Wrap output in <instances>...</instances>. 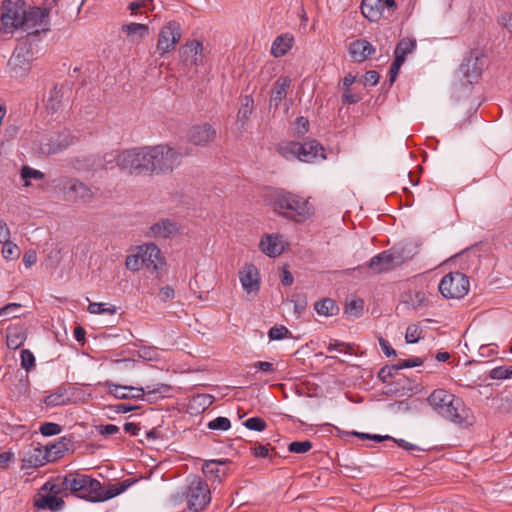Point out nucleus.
I'll return each mask as SVG.
<instances>
[{"label":"nucleus","mask_w":512,"mask_h":512,"mask_svg":"<svg viewBox=\"0 0 512 512\" xmlns=\"http://www.w3.org/2000/svg\"><path fill=\"white\" fill-rule=\"evenodd\" d=\"M380 75L374 70L367 71L364 76V85L374 86L378 83Z\"/></svg>","instance_id":"obj_57"},{"label":"nucleus","mask_w":512,"mask_h":512,"mask_svg":"<svg viewBox=\"0 0 512 512\" xmlns=\"http://www.w3.org/2000/svg\"><path fill=\"white\" fill-rule=\"evenodd\" d=\"M34 505L37 509L40 510H50V511H59L64 506V501L62 498L56 496L55 494H38V496L34 499Z\"/></svg>","instance_id":"obj_24"},{"label":"nucleus","mask_w":512,"mask_h":512,"mask_svg":"<svg viewBox=\"0 0 512 512\" xmlns=\"http://www.w3.org/2000/svg\"><path fill=\"white\" fill-rule=\"evenodd\" d=\"M259 248L269 257L279 256L284 251L283 237L278 234H267L262 237Z\"/></svg>","instance_id":"obj_18"},{"label":"nucleus","mask_w":512,"mask_h":512,"mask_svg":"<svg viewBox=\"0 0 512 512\" xmlns=\"http://www.w3.org/2000/svg\"><path fill=\"white\" fill-rule=\"evenodd\" d=\"M69 401V397L64 389H57L54 393L46 396L44 403L49 407L65 405Z\"/></svg>","instance_id":"obj_34"},{"label":"nucleus","mask_w":512,"mask_h":512,"mask_svg":"<svg viewBox=\"0 0 512 512\" xmlns=\"http://www.w3.org/2000/svg\"><path fill=\"white\" fill-rule=\"evenodd\" d=\"M21 309V304L19 303H9L2 308H0V321H6L12 318H16L18 316V312Z\"/></svg>","instance_id":"obj_39"},{"label":"nucleus","mask_w":512,"mask_h":512,"mask_svg":"<svg viewBox=\"0 0 512 512\" xmlns=\"http://www.w3.org/2000/svg\"><path fill=\"white\" fill-rule=\"evenodd\" d=\"M174 297V290L170 286H166L160 289L159 298L163 301H167Z\"/></svg>","instance_id":"obj_63"},{"label":"nucleus","mask_w":512,"mask_h":512,"mask_svg":"<svg viewBox=\"0 0 512 512\" xmlns=\"http://www.w3.org/2000/svg\"><path fill=\"white\" fill-rule=\"evenodd\" d=\"M254 367L258 369L259 371L265 372V373H273L275 371L274 366L270 362L266 361H259L254 364Z\"/></svg>","instance_id":"obj_61"},{"label":"nucleus","mask_w":512,"mask_h":512,"mask_svg":"<svg viewBox=\"0 0 512 512\" xmlns=\"http://www.w3.org/2000/svg\"><path fill=\"white\" fill-rule=\"evenodd\" d=\"M374 51V47L365 39H358L349 46V53L356 62L365 61Z\"/></svg>","instance_id":"obj_21"},{"label":"nucleus","mask_w":512,"mask_h":512,"mask_svg":"<svg viewBox=\"0 0 512 512\" xmlns=\"http://www.w3.org/2000/svg\"><path fill=\"white\" fill-rule=\"evenodd\" d=\"M21 366L25 370H30L35 366V357L33 353L28 349H23L20 354Z\"/></svg>","instance_id":"obj_46"},{"label":"nucleus","mask_w":512,"mask_h":512,"mask_svg":"<svg viewBox=\"0 0 512 512\" xmlns=\"http://www.w3.org/2000/svg\"><path fill=\"white\" fill-rule=\"evenodd\" d=\"M202 50V44L197 40H193L181 46L179 54L185 65L193 66L199 63Z\"/></svg>","instance_id":"obj_20"},{"label":"nucleus","mask_w":512,"mask_h":512,"mask_svg":"<svg viewBox=\"0 0 512 512\" xmlns=\"http://www.w3.org/2000/svg\"><path fill=\"white\" fill-rule=\"evenodd\" d=\"M49 21L40 7L27 9L23 0H7L1 5L0 31L13 33L21 30L27 34H37L47 30Z\"/></svg>","instance_id":"obj_1"},{"label":"nucleus","mask_w":512,"mask_h":512,"mask_svg":"<svg viewBox=\"0 0 512 512\" xmlns=\"http://www.w3.org/2000/svg\"><path fill=\"white\" fill-rule=\"evenodd\" d=\"M62 190L66 198L73 202H90L93 197V191L84 183L77 179H66L62 183Z\"/></svg>","instance_id":"obj_13"},{"label":"nucleus","mask_w":512,"mask_h":512,"mask_svg":"<svg viewBox=\"0 0 512 512\" xmlns=\"http://www.w3.org/2000/svg\"><path fill=\"white\" fill-rule=\"evenodd\" d=\"M291 79L289 77H280L274 84L271 92L270 102L277 108L281 101L286 97Z\"/></svg>","instance_id":"obj_26"},{"label":"nucleus","mask_w":512,"mask_h":512,"mask_svg":"<svg viewBox=\"0 0 512 512\" xmlns=\"http://www.w3.org/2000/svg\"><path fill=\"white\" fill-rule=\"evenodd\" d=\"M239 280L247 294L258 292L260 276L258 269L253 264H247L239 271Z\"/></svg>","instance_id":"obj_17"},{"label":"nucleus","mask_w":512,"mask_h":512,"mask_svg":"<svg viewBox=\"0 0 512 512\" xmlns=\"http://www.w3.org/2000/svg\"><path fill=\"white\" fill-rule=\"evenodd\" d=\"M342 90V102L344 104H355L361 100V95L354 92L351 88H342Z\"/></svg>","instance_id":"obj_47"},{"label":"nucleus","mask_w":512,"mask_h":512,"mask_svg":"<svg viewBox=\"0 0 512 512\" xmlns=\"http://www.w3.org/2000/svg\"><path fill=\"white\" fill-rule=\"evenodd\" d=\"M229 463V460H208L203 464L202 471L207 476H214L219 481H221L222 477H224L227 472L224 469H221L219 466L226 465Z\"/></svg>","instance_id":"obj_30"},{"label":"nucleus","mask_w":512,"mask_h":512,"mask_svg":"<svg viewBox=\"0 0 512 512\" xmlns=\"http://www.w3.org/2000/svg\"><path fill=\"white\" fill-rule=\"evenodd\" d=\"M312 448V443L308 440L306 441H294L291 442L288 446V450L291 453L302 454L308 452Z\"/></svg>","instance_id":"obj_43"},{"label":"nucleus","mask_w":512,"mask_h":512,"mask_svg":"<svg viewBox=\"0 0 512 512\" xmlns=\"http://www.w3.org/2000/svg\"><path fill=\"white\" fill-rule=\"evenodd\" d=\"M189 509L195 512L202 511L211 501V492L208 484L201 478H193L186 494Z\"/></svg>","instance_id":"obj_8"},{"label":"nucleus","mask_w":512,"mask_h":512,"mask_svg":"<svg viewBox=\"0 0 512 512\" xmlns=\"http://www.w3.org/2000/svg\"><path fill=\"white\" fill-rule=\"evenodd\" d=\"M423 360L419 357H414L406 360H399L397 364H395L398 370L405 368H413L422 365Z\"/></svg>","instance_id":"obj_50"},{"label":"nucleus","mask_w":512,"mask_h":512,"mask_svg":"<svg viewBox=\"0 0 512 512\" xmlns=\"http://www.w3.org/2000/svg\"><path fill=\"white\" fill-rule=\"evenodd\" d=\"M88 311L91 314H110L113 315L117 312V308L114 305H107L106 303L90 302L88 305Z\"/></svg>","instance_id":"obj_37"},{"label":"nucleus","mask_w":512,"mask_h":512,"mask_svg":"<svg viewBox=\"0 0 512 512\" xmlns=\"http://www.w3.org/2000/svg\"><path fill=\"white\" fill-rule=\"evenodd\" d=\"M101 435H113L119 432V427L114 424L101 425L97 427Z\"/></svg>","instance_id":"obj_58"},{"label":"nucleus","mask_w":512,"mask_h":512,"mask_svg":"<svg viewBox=\"0 0 512 512\" xmlns=\"http://www.w3.org/2000/svg\"><path fill=\"white\" fill-rule=\"evenodd\" d=\"M403 262L404 259L400 253L392 249L374 256L368 266L374 273H382L400 266Z\"/></svg>","instance_id":"obj_11"},{"label":"nucleus","mask_w":512,"mask_h":512,"mask_svg":"<svg viewBox=\"0 0 512 512\" xmlns=\"http://www.w3.org/2000/svg\"><path fill=\"white\" fill-rule=\"evenodd\" d=\"M141 263V256L139 252L136 255L128 256L125 261L127 269L132 271L138 270Z\"/></svg>","instance_id":"obj_53"},{"label":"nucleus","mask_w":512,"mask_h":512,"mask_svg":"<svg viewBox=\"0 0 512 512\" xmlns=\"http://www.w3.org/2000/svg\"><path fill=\"white\" fill-rule=\"evenodd\" d=\"M422 334V329L416 325L411 324L407 327L406 333H405V339L407 343H416L420 338Z\"/></svg>","instance_id":"obj_44"},{"label":"nucleus","mask_w":512,"mask_h":512,"mask_svg":"<svg viewBox=\"0 0 512 512\" xmlns=\"http://www.w3.org/2000/svg\"><path fill=\"white\" fill-rule=\"evenodd\" d=\"M406 302L413 308L427 306L429 303L428 295L424 291H415L408 295Z\"/></svg>","instance_id":"obj_36"},{"label":"nucleus","mask_w":512,"mask_h":512,"mask_svg":"<svg viewBox=\"0 0 512 512\" xmlns=\"http://www.w3.org/2000/svg\"><path fill=\"white\" fill-rule=\"evenodd\" d=\"M416 47L415 40L406 38L402 39L396 46L395 49V57H399L405 61V57L407 54L413 52Z\"/></svg>","instance_id":"obj_35"},{"label":"nucleus","mask_w":512,"mask_h":512,"mask_svg":"<svg viewBox=\"0 0 512 512\" xmlns=\"http://www.w3.org/2000/svg\"><path fill=\"white\" fill-rule=\"evenodd\" d=\"M108 391V394L112 395L116 399L120 400H126V399H142L144 397L145 392L149 393H155V392H161V389H153L150 390L149 387L146 389L144 388H138L133 386H126V385H119L115 384L111 381H106L103 384Z\"/></svg>","instance_id":"obj_12"},{"label":"nucleus","mask_w":512,"mask_h":512,"mask_svg":"<svg viewBox=\"0 0 512 512\" xmlns=\"http://www.w3.org/2000/svg\"><path fill=\"white\" fill-rule=\"evenodd\" d=\"M254 100L251 96H245L238 110L237 118L242 125L246 124L253 112Z\"/></svg>","instance_id":"obj_33"},{"label":"nucleus","mask_w":512,"mask_h":512,"mask_svg":"<svg viewBox=\"0 0 512 512\" xmlns=\"http://www.w3.org/2000/svg\"><path fill=\"white\" fill-rule=\"evenodd\" d=\"M138 249L141 256V262L146 268L153 271H157L162 268L164 258L161 255L160 249L155 244L147 243L139 246Z\"/></svg>","instance_id":"obj_16"},{"label":"nucleus","mask_w":512,"mask_h":512,"mask_svg":"<svg viewBox=\"0 0 512 512\" xmlns=\"http://www.w3.org/2000/svg\"><path fill=\"white\" fill-rule=\"evenodd\" d=\"M280 153L286 158H297L302 162L311 163L316 159H325L324 148L316 141L304 143L289 142L279 147Z\"/></svg>","instance_id":"obj_6"},{"label":"nucleus","mask_w":512,"mask_h":512,"mask_svg":"<svg viewBox=\"0 0 512 512\" xmlns=\"http://www.w3.org/2000/svg\"><path fill=\"white\" fill-rule=\"evenodd\" d=\"M149 174H165L178 167L183 159L182 153L169 145L150 146Z\"/></svg>","instance_id":"obj_5"},{"label":"nucleus","mask_w":512,"mask_h":512,"mask_svg":"<svg viewBox=\"0 0 512 512\" xmlns=\"http://www.w3.org/2000/svg\"><path fill=\"white\" fill-rule=\"evenodd\" d=\"M427 401L439 415L453 423L462 424L467 418V409L462 399L445 389L434 390Z\"/></svg>","instance_id":"obj_2"},{"label":"nucleus","mask_w":512,"mask_h":512,"mask_svg":"<svg viewBox=\"0 0 512 512\" xmlns=\"http://www.w3.org/2000/svg\"><path fill=\"white\" fill-rule=\"evenodd\" d=\"M123 429L125 432L131 434V435H137L139 432V427L137 424L133 422H127L124 424Z\"/></svg>","instance_id":"obj_64"},{"label":"nucleus","mask_w":512,"mask_h":512,"mask_svg":"<svg viewBox=\"0 0 512 512\" xmlns=\"http://www.w3.org/2000/svg\"><path fill=\"white\" fill-rule=\"evenodd\" d=\"M40 432L43 436H53L61 432V427L56 423L47 422L41 425Z\"/></svg>","instance_id":"obj_48"},{"label":"nucleus","mask_w":512,"mask_h":512,"mask_svg":"<svg viewBox=\"0 0 512 512\" xmlns=\"http://www.w3.org/2000/svg\"><path fill=\"white\" fill-rule=\"evenodd\" d=\"M181 39V27L176 21H170L164 25L160 32L157 41V51L164 55L175 49L176 44Z\"/></svg>","instance_id":"obj_10"},{"label":"nucleus","mask_w":512,"mask_h":512,"mask_svg":"<svg viewBox=\"0 0 512 512\" xmlns=\"http://www.w3.org/2000/svg\"><path fill=\"white\" fill-rule=\"evenodd\" d=\"M21 177L25 181L24 185L29 186L30 179L41 180L44 178V174L41 171L33 169L29 166H23L21 169Z\"/></svg>","instance_id":"obj_41"},{"label":"nucleus","mask_w":512,"mask_h":512,"mask_svg":"<svg viewBox=\"0 0 512 512\" xmlns=\"http://www.w3.org/2000/svg\"><path fill=\"white\" fill-rule=\"evenodd\" d=\"M121 31L125 33L127 40L132 43H138L149 34V26L141 23L124 24Z\"/></svg>","instance_id":"obj_23"},{"label":"nucleus","mask_w":512,"mask_h":512,"mask_svg":"<svg viewBox=\"0 0 512 512\" xmlns=\"http://www.w3.org/2000/svg\"><path fill=\"white\" fill-rule=\"evenodd\" d=\"M289 334V330L285 326H274L269 330L270 340H281Z\"/></svg>","instance_id":"obj_49"},{"label":"nucleus","mask_w":512,"mask_h":512,"mask_svg":"<svg viewBox=\"0 0 512 512\" xmlns=\"http://www.w3.org/2000/svg\"><path fill=\"white\" fill-rule=\"evenodd\" d=\"M273 205L276 212L295 222H302L313 214V208L307 199L289 192L279 193Z\"/></svg>","instance_id":"obj_3"},{"label":"nucleus","mask_w":512,"mask_h":512,"mask_svg":"<svg viewBox=\"0 0 512 512\" xmlns=\"http://www.w3.org/2000/svg\"><path fill=\"white\" fill-rule=\"evenodd\" d=\"M491 378L493 379H507L512 376V367L506 368V367H496L491 371L490 374Z\"/></svg>","instance_id":"obj_51"},{"label":"nucleus","mask_w":512,"mask_h":512,"mask_svg":"<svg viewBox=\"0 0 512 512\" xmlns=\"http://www.w3.org/2000/svg\"><path fill=\"white\" fill-rule=\"evenodd\" d=\"M28 54V51L21 50L13 54V56L11 57L9 64L16 74L22 75L29 71L30 63L29 60L26 58V55Z\"/></svg>","instance_id":"obj_29"},{"label":"nucleus","mask_w":512,"mask_h":512,"mask_svg":"<svg viewBox=\"0 0 512 512\" xmlns=\"http://www.w3.org/2000/svg\"><path fill=\"white\" fill-rule=\"evenodd\" d=\"M73 142V137L70 133L66 132L61 135H58L55 140H48L47 142H42L40 145V150L43 154H53L58 151L68 147Z\"/></svg>","instance_id":"obj_22"},{"label":"nucleus","mask_w":512,"mask_h":512,"mask_svg":"<svg viewBox=\"0 0 512 512\" xmlns=\"http://www.w3.org/2000/svg\"><path fill=\"white\" fill-rule=\"evenodd\" d=\"M2 255L6 260H14L20 256L19 247L10 240L3 242Z\"/></svg>","instance_id":"obj_40"},{"label":"nucleus","mask_w":512,"mask_h":512,"mask_svg":"<svg viewBox=\"0 0 512 512\" xmlns=\"http://www.w3.org/2000/svg\"><path fill=\"white\" fill-rule=\"evenodd\" d=\"M216 129L209 123L192 126L187 134L188 141L196 146L206 147L216 138Z\"/></svg>","instance_id":"obj_15"},{"label":"nucleus","mask_w":512,"mask_h":512,"mask_svg":"<svg viewBox=\"0 0 512 512\" xmlns=\"http://www.w3.org/2000/svg\"><path fill=\"white\" fill-rule=\"evenodd\" d=\"M63 486L82 498L95 502L97 492L100 491V482L88 475L70 473L63 479Z\"/></svg>","instance_id":"obj_7"},{"label":"nucleus","mask_w":512,"mask_h":512,"mask_svg":"<svg viewBox=\"0 0 512 512\" xmlns=\"http://www.w3.org/2000/svg\"><path fill=\"white\" fill-rule=\"evenodd\" d=\"M293 40L289 34L278 36L271 45V54L276 58L284 56L292 48Z\"/></svg>","instance_id":"obj_27"},{"label":"nucleus","mask_w":512,"mask_h":512,"mask_svg":"<svg viewBox=\"0 0 512 512\" xmlns=\"http://www.w3.org/2000/svg\"><path fill=\"white\" fill-rule=\"evenodd\" d=\"M363 309V303L362 301H351L346 308V313L351 314L355 317H358L360 315V312Z\"/></svg>","instance_id":"obj_56"},{"label":"nucleus","mask_w":512,"mask_h":512,"mask_svg":"<svg viewBox=\"0 0 512 512\" xmlns=\"http://www.w3.org/2000/svg\"><path fill=\"white\" fill-rule=\"evenodd\" d=\"M207 427L211 430L226 431L231 427V422L226 417H217L208 422Z\"/></svg>","instance_id":"obj_42"},{"label":"nucleus","mask_w":512,"mask_h":512,"mask_svg":"<svg viewBox=\"0 0 512 512\" xmlns=\"http://www.w3.org/2000/svg\"><path fill=\"white\" fill-rule=\"evenodd\" d=\"M361 12L369 21H378L384 12V4L382 0H363Z\"/></svg>","instance_id":"obj_25"},{"label":"nucleus","mask_w":512,"mask_h":512,"mask_svg":"<svg viewBox=\"0 0 512 512\" xmlns=\"http://www.w3.org/2000/svg\"><path fill=\"white\" fill-rule=\"evenodd\" d=\"M149 156L150 146L125 150L116 157L109 155L111 159L106 160V168H112L113 166L108 165L115 161L122 171L129 174H149Z\"/></svg>","instance_id":"obj_4"},{"label":"nucleus","mask_w":512,"mask_h":512,"mask_svg":"<svg viewBox=\"0 0 512 512\" xmlns=\"http://www.w3.org/2000/svg\"><path fill=\"white\" fill-rule=\"evenodd\" d=\"M10 240V230L7 224L0 220V243Z\"/></svg>","instance_id":"obj_62"},{"label":"nucleus","mask_w":512,"mask_h":512,"mask_svg":"<svg viewBox=\"0 0 512 512\" xmlns=\"http://www.w3.org/2000/svg\"><path fill=\"white\" fill-rule=\"evenodd\" d=\"M22 261L26 268L32 267L37 261L36 253L34 251L26 252Z\"/></svg>","instance_id":"obj_60"},{"label":"nucleus","mask_w":512,"mask_h":512,"mask_svg":"<svg viewBox=\"0 0 512 512\" xmlns=\"http://www.w3.org/2000/svg\"><path fill=\"white\" fill-rule=\"evenodd\" d=\"M468 289V278L459 272L445 275L439 284V291L449 299L462 298L467 294Z\"/></svg>","instance_id":"obj_9"},{"label":"nucleus","mask_w":512,"mask_h":512,"mask_svg":"<svg viewBox=\"0 0 512 512\" xmlns=\"http://www.w3.org/2000/svg\"><path fill=\"white\" fill-rule=\"evenodd\" d=\"M485 66V57L478 51H471L460 66V70L469 83L476 81Z\"/></svg>","instance_id":"obj_14"},{"label":"nucleus","mask_w":512,"mask_h":512,"mask_svg":"<svg viewBox=\"0 0 512 512\" xmlns=\"http://www.w3.org/2000/svg\"><path fill=\"white\" fill-rule=\"evenodd\" d=\"M500 26L505 28L510 34H512V13L504 12L498 18Z\"/></svg>","instance_id":"obj_52"},{"label":"nucleus","mask_w":512,"mask_h":512,"mask_svg":"<svg viewBox=\"0 0 512 512\" xmlns=\"http://www.w3.org/2000/svg\"><path fill=\"white\" fill-rule=\"evenodd\" d=\"M379 345H380L383 353L387 357H391V356H395L396 355V351L391 347L389 342L387 340H385L383 337H379Z\"/></svg>","instance_id":"obj_59"},{"label":"nucleus","mask_w":512,"mask_h":512,"mask_svg":"<svg viewBox=\"0 0 512 512\" xmlns=\"http://www.w3.org/2000/svg\"><path fill=\"white\" fill-rule=\"evenodd\" d=\"M315 310L322 316H333L339 311L335 301L330 298H325L315 303Z\"/></svg>","instance_id":"obj_32"},{"label":"nucleus","mask_w":512,"mask_h":512,"mask_svg":"<svg viewBox=\"0 0 512 512\" xmlns=\"http://www.w3.org/2000/svg\"><path fill=\"white\" fill-rule=\"evenodd\" d=\"M404 62L405 61H403V59L395 57L389 70V80L391 83H393L396 80L400 67Z\"/></svg>","instance_id":"obj_54"},{"label":"nucleus","mask_w":512,"mask_h":512,"mask_svg":"<svg viewBox=\"0 0 512 512\" xmlns=\"http://www.w3.org/2000/svg\"><path fill=\"white\" fill-rule=\"evenodd\" d=\"M395 364L391 366H384L380 369L378 377L382 382H387L389 378L393 376V373L397 371Z\"/></svg>","instance_id":"obj_55"},{"label":"nucleus","mask_w":512,"mask_h":512,"mask_svg":"<svg viewBox=\"0 0 512 512\" xmlns=\"http://www.w3.org/2000/svg\"><path fill=\"white\" fill-rule=\"evenodd\" d=\"M244 426L249 430L261 432L265 430L266 422L262 418L251 417L244 422Z\"/></svg>","instance_id":"obj_45"},{"label":"nucleus","mask_w":512,"mask_h":512,"mask_svg":"<svg viewBox=\"0 0 512 512\" xmlns=\"http://www.w3.org/2000/svg\"><path fill=\"white\" fill-rule=\"evenodd\" d=\"M128 486H129V484L126 481L118 483V484L109 485L107 488H103L100 485V491H98L96 496H94L95 502L109 500V499L121 494L122 492H124Z\"/></svg>","instance_id":"obj_28"},{"label":"nucleus","mask_w":512,"mask_h":512,"mask_svg":"<svg viewBox=\"0 0 512 512\" xmlns=\"http://www.w3.org/2000/svg\"><path fill=\"white\" fill-rule=\"evenodd\" d=\"M179 233V224L171 219H162L150 227V234L154 238H170Z\"/></svg>","instance_id":"obj_19"},{"label":"nucleus","mask_w":512,"mask_h":512,"mask_svg":"<svg viewBox=\"0 0 512 512\" xmlns=\"http://www.w3.org/2000/svg\"><path fill=\"white\" fill-rule=\"evenodd\" d=\"M63 97V88L62 87H53L50 90L49 96L47 99V107L53 111L57 110L61 104V99Z\"/></svg>","instance_id":"obj_38"},{"label":"nucleus","mask_w":512,"mask_h":512,"mask_svg":"<svg viewBox=\"0 0 512 512\" xmlns=\"http://www.w3.org/2000/svg\"><path fill=\"white\" fill-rule=\"evenodd\" d=\"M26 340V333L20 327H13L8 329L6 343L10 349H18Z\"/></svg>","instance_id":"obj_31"}]
</instances>
